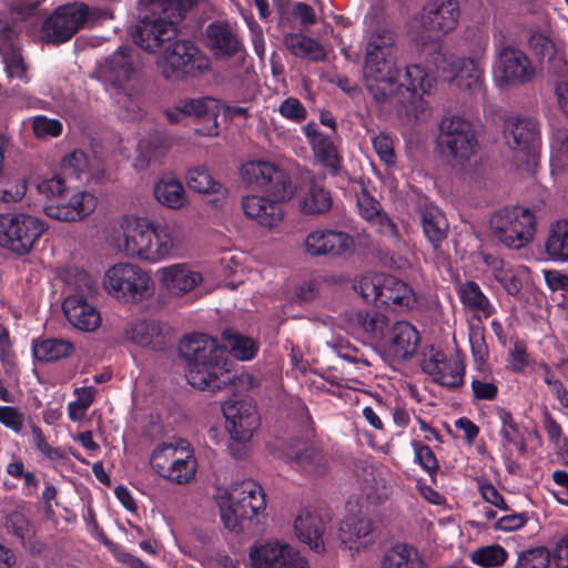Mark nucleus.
Returning <instances> with one entry per match:
<instances>
[{
  "mask_svg": "<svg viewBox=\"0 0 568 568\" xmlns=\"http://www.w3.org/2000/svg\"><path fill=\"white\" fill-rule=\"evenodd\" d=\"M419 342L420 336L415 326L408 322L398 321L392 326L387 353L394 359H409L416 354Z\"/></svg>",
  "mask_w": 568,
  "mask_h": 568,
  "instance_id": "obj_28",
  "label": "nucleus"
},
{
  "mask_svg": "<svg viewBox=\"0 0 568 568\" xmlns=\"http://www.w3.org/2000/svg\"><path fill=\"white\" fill-rule=\"evenodd\" d=\"M231 440L247 443L260 426L255 406L247 402H226L222 406Z\"/></svg>",
  "mask_w": 568,
  "mask_h": 568,
  "instance_id": "obj_20",
  "label": "nucleus"
},
{
  "mask_svg": "<svg viewBox=\"0 0 568 568\" xmlns=\"http://www.w3.org/2000/svg\"><path fill=\"white\" fill-rule=\"evenodd\" d=\"M302 131L315 160L327 168L332 174H337L341 169L342 156L337 152L333 135L322 132L313 121L305 124Z\"/></svg>",
  "mask_w": 568,
  "mask_h": 568,
  "instance_id": "obj_23",
  "label": "nucleus"
},
{
  "mask_svg": "<svg viewBox=\"0 0 568 568\" xmlns=\"http://www.w3.org/2000/svg\"><path fill=\"white\" fill-rule=\"evenodd\" d=\"M398 77L399 70L395 65L392 49L382 38H372L366 50L364 80L367 91L377 103L386 102L400 88H405L409 99L418 92L428 94L435 82L419 64L406 67L405 82L399 84Z\"/></svg>",
  "mask_w": 568,
  "mask_h": 568,
  "instance_id": "obj_2",
  "label": "nucleus"
},
{
  "mask_svg": "<svg viewBox=\"0 0 568 568\" xmlns=\"http://www.w3.org/2000/svg\"><path fill=\"white\" fill-rule=\"evenodd\" d=\"M545 251L551 261L568 262V217L550 224Z\"/></svg>",
  "mask_w": 568,
  "mask_h": 568,
  "instance_id": "obj_34",
  "label": "nucleus"
},
{
  "mask_svg": "<svg viewBox=\"0 0 568 568\" xmlns=\"http://www.w3.org/2000/svg\"><path fill=\"white\" fill-rule=\"evenodd\" d=\"M206 45L216 58L230 59L244 51V45L227 21L211 22L205 30Z\"/></svg>",
  "mask_w": 568,
  "mask_h": 568,
  "instance_id": "obj_24",
  "label": "nucleus"
},
{
  "mask_svg": "<svg viewBox=\"0 0 568 568\" xmlns=\"http://www.w3.org/2000/svg\"><path fill=\"white\" fill-rule=\"evenodd\" d=\"M374 151L379 156L381 161L386 165H394L396 155L394 152L393 140L385 133H379L372 139Z\"/></svg>",
  "mask_w": 568,
  "mask_h": 568,
  "instance_id": "obj_57",
  "label": "nucleus"
},
{
  "mask_svg": "<svg viewBox=\"0 0 568 568\" xmlns=\"http://www.w3.org/2000/svg\"><path fill=\"white\" fill-rule=\"evenodd\" d=\"M241 175L244 182L264 190L272 196V199L258 195L244 196L242 199L244 213L263 226H276L284 215L282 202L290 200L295 193L291 176L267 161L244 163Z\"/></svg>",
  "mask_w": 568,
  "mask_h": 568,
  "instance_id": "obj_3",
  "label": "nucleus"
},
{
  "mask_svg": "<svg viewBox=\"0 0 568 568\" xmlns=\"http://www.w3.org/2000/svg\"><path fill=\"white\" fill-rule=\"evenodd\" d=\"M221 519L231 531L240 532L263 514L266 508L265 494L252 479L234 484L227 496L219 503Z\"/></svg>",
  "mask_w": 568,
  "mask_h": 568,
  "instance_id": "obj_6",
  "label": "nucleus"
},
{
  "mask_svg": "<svg viewBox=\"0 0 568 568\" xmlns=\"http://www.w3.org/2000/svg\"><path fill=\"white\" fill-rule=\"evenodd\" d=\"M329 191L318 184H312L300 203L304 214H323L332 207Z\"/></svg>",
  "mask_w": 568,
  "mask_h": 568,
  "instance_id": "obj_42",
  "label": "nucleus"
},
{
  "mask_svg": "<svg viewBox=\"0 0 568 568\" xmlns=\"http://www.w3.org/2000/svg\"><path fill=\"white\" fill-rule=\"evenodd\" d=\"M412 446L414 449V462L434 479L439 470V463L434 450L428 445L417 440H413Z\"/></svg>",
  "mask_w": 568,
  "mask_h": 568,
  "instance_id": "obj_50",
  "label": "nucleus"
},
{
  "mask_svg": "<svg viewBox=\"0 0 568 568\" xmlns=\"http://www.w3.org/2000/svg\"><path fill=\"white\" fill-rule=\"evenodd\" d=\"M123 236L125 254L149 263L170 258L178 248L176 231L173 226L145 219L129 223Z\"/></svg>",
  "mask_w": 568,
  "mask_h": 568,
  "instance_id": "obj_4",
  "label": "nucleus"
},
{
  "mask_svg": "<svg viewBox=\"0 0 568 568\" xmlns=\"http://www.w3.org/2000/svg\"><path fill=\"white\" fill-rule=\"evenodd\" d=\"M536 226L535 213L521 206L500 209L490 217L493 234L510 250L527 246L535 237Z\"/></svg>",
  "mask_w": 568,
  "mask_h": 568,
  "instance_id": "obj_7",
  "label": "nucleus"
},
{
  "mask_svg": "<svg viewBox=\"0 0 568 568\" xmlns=\"http://www.w3.org/2000/svg\"><path fill=\"white\" fill-rule=\"evenodd\" d=\"M528 45L539 60L551 59L556 54L552 40L539 31H532L528 38Z\"/></svg>",
  "mask_w": 568,
  "mask_h": 568,
  "instance_id": "obj_54",
  "label": "nucleus"
},
{
  "mask_svg": "<svg viewBox=\"0 0 568 568\" xmlns=\"http://www.w3.org/2000/svg\"><path fill=\"white\" fill-rule=\"evenodd\" d=\"M294 529L300 541L312 550L317 554L325 551V523L321 516L304 511L295 519Z\"/></svg>",
  "mask_w": 568,
  "mask_h": 568,
  "instance_id": "obj_29",
  "label": "nucleus"
},
{
  "mask_svg": "<svg viewBox=\"0 0 568 568\" xmlns=\"http://www.w3.org/2000/svg\"><path fill=\"white\" fill-rule=\"evenodd\" d=\"M460 18L458 0H429L422 12V24L429 31L447 34L453 31Z\"/></svg>",
  "mask_w": 568,
  "mask_h": 568,
  "instance_id": "obj_22",
  "label": "nucleus"
},
{
  "mask_svg": "<svg viewBox=\"0 0 568 568\" xmlns=\"http://www.w3.org/2000/svg\"><path fill=\"white\" fill-rule=\"evenodd\" d=\"M186 184L190 190L200 194L224 195L226 190L216 181L209 169L196 166L187 170L185 175Z\"/></svg>",
  "mask_w": 568,
  "mask_h": 568,
  "instance_id": "obj_40",
  "label": "nucleus"
},
{
  "mask_svg": "<svg viewBox=\"0 0 568 568\" xmlns=\"http://www.w3.org/2000/svg\"><path fill=\"white\" fill-rule=\"evenodd\" d=\"M7 529L14 535L23 547L32 548L33 530L28 518L18 511L10 514L6 520Z\"/></svg>",
  "mask_w": 568,
  "mask_h": 568,
  "instance_id": "obj_49",
  "label": "nucleus"
},
{
  "mask_svg": "<svg viewBox=\"0 0 568 568\" xmlns=\"http://www.w3.org/2000/svg\"><path fill=\"white\" fill-rule=\"evenodd\" d=\"M128 335L133 343L143 347H150L154 351H158L162 349L164 346L161 327L154 322H136L131 325Z\"/></svg>",
  "mask_w": 568,
  "mask_h": 568,
  "instance_id": "obj_39",
  "label": "nucleus"
},
{
  "mask_svg": "<svg viewBox=\"0 0 568 568\" xmlns=\"http://www.w3.org/2000/svg\"><path fill=\"white\" fill-rule=\"evenodd\" d=\"M161 284L175 296L193 291L202 281L200 272L193 271L185 263L172 264L158 271Z\"/></svg>",
  "mask_w": 568,
  "mask_h": 568,
  "instance_id": "obj_27",
  "label": "nucleus"
},
{
  "mask_svg": "<svg viewBox=\"0 0 568 568\" xmlns=\"http://www.w3.org/2000/svg\"><path fill=\"white\" fill-rule=\"evenodd\" d=\"M178 36L174 21L161 17L145 16L140 19L132 32L134 42L148 52H156L165 42Z\"/></svg>",
  "mask_w": 568,
  "mask_h": 568,
  "instance_id": "obj_19",
  "label": "nucleus"
},
{
  "mask_svg": "<svg viewBox=\"0 0 568 568\" xmlns=\"http://www.w3.org/2000/svg\"><path fill=\"white\" fill-rule=\"evenodd\" d=\"M362 296L381 306H409L414 301L413 290L393 275L376 274L359 282Z\"/></svg>",
  "mask_w": 568,
  "mask_h": 568,
  "instance_id": "obj_13",
  "label": "nucleus"
},
{
  "mask_svg": "<svg viewBox=\"0 0 568 568\" xmlns=\"http://www.w3.org/2000/svg\"><path fill=\"white\" fill-rule=\"evenodd\" d=\"M47 230L38 217L28 214H0V246L23 256Z\"/></svg>",
  "mask_w": 568,
  "mask_h": 568,
  "instance_id": "obj_8",
  "label": "nucleus"
},
{
  "mask_svg": "<svg viewBox=\"0 0 568 568\" xmlns=\"http://www.w3.org/2000/svg\"><path fill=\"white\" fill-rule=\"evenodd\" d=\"M504 138L511 150L534 159L541 146L540 125L532 116L509 118L504 124Z\"/></svg>",
  "mask_w": 568,
  "mask_h": 568,
  "instance_id": "obj_16",
  "label": "nucleus"
},
{
  "mask_svg": "<svg viewBox=\"0 0 568 568\" xmlns=\"http://www.w3.org/2000/svg\"><path fill=\"white\" fill-rule=\"evenodd\" d=\"M354 240L347 233L333 230H317L305 239V250L310 255H343L348 253Z\"/></svg>",
  "mask_w": 568,
  "mask_h": 568,
  "instance_id": "obj_26",
  "label": "nucleus"
},
{
  "mask_svg": "<svg viewBox=\"0 0 568 568\" xmlns=\"http://www.w3.org/2000/svg\"><path fill=\"white\" fill-rule=\"evenodd\" d=\"M0 423L18 433L23 426V415L16 407L0 406Z\"/></svg>",
  "mask_w": 568,
  "mask_h": 568,
  "instance_id": "obj_62",
  "label": "nucleus"
},
{
  "mask_svg": "<svg viewBox=\"0 0 568 568\" xmlns=\"http://www.w3.org/2000/svg\"><path fill=\"white\" fill-rule=\"evenodd\" d=\"M285 462L294 470L312 476H324L328 470V457L313 442L295 440L285 452Z\"/></svg>",
  "mask_w": 568,
  "mask_h": 568,
  "instance_id": "obj_18",
  "label": "nucleus"
},
{
  "mask_svg": "<svg viewBox=\"0 0 568 568\" xmlns=\"http://www.w3.org/2000/svg\"><path fill=\"white\" fill-rule=\"evenodd\" d=\"M357 206L359 214L365 220H372L379 215L381 204L364 186L361 193L357 194Z\"/></svg>",
  "mask_w": 568,
  "mask_h": 568,
  "instance_id": "obj_59",
  "label": "nucleus"
},
{
  "mask_svg": "<svg viewBox=\"0 0 568 568\" xmlns=\"http://www.w3.org/2000/svg\"><path fill=\"white\" fill-rule=\"evenodd\" d=\"M285 49L294 57L308 61H324L326 52L323 45L301 32H288L283 37Z\"/></svg>",
  "mask_w": 568,
  "mask_h": 568,
  "instance_id": "obj_32",
  "label": "nucleus"
},
{
  "mask_svg": "<svg viewBox=\"0 0 568 568\" xmlns=\"http://www.w3.org/2000/svg\"><path fill=\"white\" fill-rule=\"evenodd\" d=\"M89 160L81 150H74L67 154L61 163V172L55 175L61 176L67 182L68 179H81V175L88 171Z\"/></svg>",
  "mask_w": 568,
  "mask_h": 568,
  "instance_id": "obj_46",
  "label": "nucleus"
},
{
  "mask_svg": "<svg viewBox=\"0 0 568 568\" xmlns=\"http://www.w3.org/2000/svg\"><path fill=\"white\" fill-rule=\"evenodd\" d=\"M550 552L545 547H536L521 552L514 568H548Z\"/></svg>",
  "mask_w": 568,
  "mask_h": 568,
  "instance_id": "obj_52",
  "label": "nucleus"
},
{
  "mask_svg": "<svg viewBox=\"0 0 568 568\" xmlns=\"http://www.w3.org/2000/svg\"><path fill=\"white\" fill-rule=\"evenodd\" d=\"M73 352V344L65 339L43 338L32 341V354L34 359L39 362H55L70 356Z\"/></svg>",
  "mask_w": 568,
  "mask_h": 568,
  "instance_id": "obj_35",
  "label": "nucleus"
},
{
  "mask_svg": "<svg viewBox=\"0 0 568 568\" xmlns=\"http://www.w3.org/2000/svg\"><path fill=\"white\" fill-rule=\"evenodd\" d=\"M223 345L203 333L184 336L179 344V355L187 364L186 379L197 389L217 393L234 383L236 374L229 355L240 361H251L258 352V344L231 328L222 333Z\"/></svg>",
  "mask_w": 568,
  "mask_h": 568,
  "instance_id": "obj_1",
  "label": "nucleus"
},
{
  "mask_svg": "<svg viewBox=\"0 0 568 568\" xmlns=\"http://www.w3.org/2000/svg\"><path fill=\"white\" fill-rule=\"evenodd\" d=\"M495 74L504 84L523 85L535 78L536 70L524 51L514 45H504L498 53Z\"/></svg>",
  "mask_w": 568,
  "mask_h": 568,
  "instance_id": "obj_15",
  "label": "nucleus"
},
{
  "mask_svg": "<svg viewBox=\"0 0 568 568\" xmlns=\"http://www.w3.org/2000/svg\"><path fill=\"white\" fill-rule=\"evenodd\" d=\"M78 276L83 285L80 292L68 294L62 303V310L68 322L73 327L82 332H92L101 324L100 313L85 298V294L93 292L94 284L85 272L80 273Z\"/></svg>",
  "mask_w": 568,
  "mask_h": 568,
  "instance_id": "obj_14",
  "label": "nucleus"
},
{
  "mask_svg": "<svg viewBox=\"0 0 568 568\" xmlns=\"http://www.w3.org/2000/svg\"><path fill=\"white\" fill-rule=\"evenodd\" d=\"M341 542L349 550H359L374 544V523L362 511L348 514L339 525Z\"/></svg>",
  "mask_w": 568,
  "mask_h": 568,
  "instance_id": "obj_25",
  "label": "nucleus"
},
{
  "mask_svg": "<svg viewBox=\"0 0 568 568\" xmlns=\"http://www.w3.org/2000/svg\"><path fill=\"white\" fill-rule=\"evenodd\" d=\"M37 190L44 196V214L58 221L84 220L98 205V199L92 193L67 185L64 179L58 175L39 181Z\"/></svg>",
  "mask_w": 568,
  "mask_h": 568,
  "instance_id": "obj_5",
  "label": "nucleus"
},
{
  "mask_svg": "<svg viewBox=\"0 0 568 568\" xmlns=\"http://www.w3.org/2000/svg\"><path fill=\"white\" fill-rule=\"evenodd\" d=\"M495 415L500 422L499 436L504 446L513 445L519 453L526 452V440L513 413L503 406H495Z\"/></svg>",
  "mask_w": 568,
  "mask_h": 568,
  "instance_id": "obj_36",
  "label": "nucleus"
},
{
  "mask_svg": "<svg viewBox=\"0 0 568 568\" xmlns=\"http://www.w3.org/2000/svg\"><path fill=\"white\" fill-rule=\"evenodd\" d=\"M33 132L38 138H57L62 133V123L57 119H49L44 115L37 116L33 121Z\"/></svg>",
  "mask_w": 568,
  "mask_h": 568,
  "instance_id": "obj_58",
  "label": "nucleus"
},
{
  "mask_svg": "<svg viewBox=\"0 0 568 568\" xmlns=\"http://www.w3.org/2000/svg\"><path fill=\"white\" fill-rule=\"evenodd\" d=\"M382 568H423V562L410 549L400 546L385 554Z\"/></svg>",
  "mask_w": 568,
  "mask_h": 568,
  "instance_id": "obj_47",
  "label": "nucleus"
},
{
  "mask_svg": "<svg viewBox=\"0 0 568 568\" xmlns=\"http://www.w3.org/2000/svg\"><path fill=\"white\" fill-rule=\"evenodd\" d=\"M31 435L33 447L49 460L58 462L67 458L65 450L62 447H52L48 444L42 429L38 425H31Z\"/></svg>",
  "mask_w": 568,
  "mask_h": 568,
  "instance_id": "obj_51",
  "label": "nucleus"
},
{
  "mask_svg": "<svg viewBox=\"0 0 568 568\" xmlns=\"http://www.w3.org/2000/svg\"><path fill=\"white\" fill-rule=\"evenodd\" d=\"M278 113L294 123H302L308 114L303 103L294 97H288L281 102Z\"/></svg>",
  "mask_w": 568,
  "mask_h": 568,
  "instance_id": "obj_56",
  "label": "nucleus"
},
{
  "mask_svg": "<svg viewBox=\"0 0 568 568\" xmlns=\"http://www.w3.org/2000/svg\"><path fill=\"white\" fill-rule=\"evenodd\" d=\"M470 387L476 400H494L498 396V386L491 382L473 378Z\"/></svg>",
  "mask_w": 568,
  "mask_h": 568,
  "instance_id": "obj_61",
  "label": "nucleus"
},
{
  "mask_svg": "<svg viewBox=\"0 0 568 568\" xmlns=\"http://www.w3.org/2000/svg\"><path fill=\"white\" fill-rule=\"evenodd\" d=\"M420 223L428 242L434 248L439 247L448 231V222L444 213L438 207H426L422 212Z\"/></svg>",
  "mask_w": 568,
  "mask_h": 568,
  "instance_id": "obj_37",
  "label": "nucleus"
},
{
  "mask_svg": "<svg viewBox=\"0 0 568 568\" xmlns=\"http://www.w3.org/2000/svg\"><path fill=\"white\" fill-rule=\"evenodd\" d=\"M548 60V73L556 78L555 83L568 82V62L555 55Z\"/></svg>",
  "mask_w": 568,
  "mask_h": 568,
  "instance_id": "obj_63",
  "label": "nucleus"
},
{
  "mask_svg": "<svg viewBox=\"0 0 568 568\" xmlns=\"http://www.w3.org/2000/svg\"><path fill=\"white\" fill-rule=\"evenodd\" d=\"M78 399L68 404V416L72 422H78L82 418L85 410L94 402V389L92 387H82L75 389Z\"/></svg>",
  "mask_w": 568,
  "mask_h": 568,
  "instance_id": "obj_53",
  "label": "nucleus"
},
{
  "mask_svg": "<svg viewBox=\"0 0 568 568\" xmlns=\"http://www.w3.org/2000/svg\"><path fill=\"white\" fill-rule=\"evenodd\" d=\"M179 111L182 112L186 116H195V118H207L212 120V125L207 128L205 132H201L205 135H217V121L216 114L211 113L207 109V104L203 99H185L178 102Z\"/></svg>",
  "mask_w": 568,
  "mask_h": 568,
  "instance_id": "obj_44",
  "label": "nucleus"
},
{
  "mask_svg": "<svg viewBox=\"0 0 568 568\" xmlns=\"http://www.w3.org/2000/svg\"><path fill=\"white\" fill-rule=\"evenodd\" d=\"M528 521L526 513H511L501 516L494 525L495 530L514 531L523 528Z\"/></svg>",
  "mask_w": 568,
  "mask_h": 568,
  "instance_id": "obj_60",
  "label": "nucleus"
},
{
  "mask_svg": "<svg viewBox=\"0 0 568 568\" xmlns=\"http://www.w3.org/2000/svg\"><path fill=\"white\" fill-rule=\"evenodd\" d=\"M159 459L160 457L155 456V471L163 478L176 484H186L195 476L197 464L192 452H186L185 456L176 455L170 462V466L161 465Z\"/></svg>",
  "mask_w": 568,
  "mask_h": 568,
  "instance_id": "obj_31",
  "label": "nucleus"
},
{
  "mask_svg": "<svg viewBox=\"0 0 568 568\" xmlns=\"http://www.w3.org/2000/svg\"><path fill=\"white\" fill-rule=\"evenodd\" d=\"M253 568H305L298 554L290 546L268 541L253 547L248 554Z\"/></svg>",
  "mask_w": 568,
  "mask_h": 568,
  "instance_id": "obj_21",
  "label": "nucleus"
},
{
  "mask_svg": "<svg viewBox=\"0 0 568 568\" xmlns=\"http://www.w3.org/2000/svg\"><path fill=\"white\" fill-rule=\"evenodd\" d=\"M507 558L508 552L500 545L484 546L476 549L470 555V559L474 564L485 568L503 566Z\"/></svg>",
  "mask_w": 568,
  "mask_h": 568,
  "instance_id": "obj_45",
  "label": "nucleus"
},
{
  "mask_svg": "<svg viewBox=\"0 0 568 568\" xmlns=\"http://www.w3.org/2000/svg\"><path fill=\"white\" fill-rule=\"evenodd\" d=\"M90 16V7L82 1L59 6L42 22L41 40L44 43H64L84 27Z\"/></svg>",
  "mask_w": 568,
  "mask_h": 568,
  "instance_id": "obj_9",
  "label": "nucleus"
},
{
  "mask_svg": "<svg viewBox=\"0 0 568 568\" xmlns=\"http://www.w3.org/2000/svg\"><path fill=\"white\" fill-rule=\"evenodd\" d=\"M209 59L190 40H176L169 44L163 54L162 73L166 79H182L207 71Z\"/></svg>",
  "mask_w": 568,
  "mask_h": 568,
  "instance_id": "obj_10",
  "label": "nucleus"
},
{
  "mask_svg": "<svg viewBox=\"0 0 568 568\" xmlns=\"http://www.w3.org/2000/svg\"><path fill=\"white\" fill-rule=\"evenodd\" d=\"M468 338L474 362L477 364L478 369H483L489 356V349L485 339V327L480 323L470 325Z\"/></svg>",
  "mask_w": 568,
  "mask_h": 568,
  "instance_id": "obj_48",
  "label": "nucleus"
},
{
  "mask_svg": "<svg viewBox=\"0 0 568 568\" xmlns=\"http://www.w3.org/2000/svg\"><path fill=\"white\" fill-rule=\"evenodd\" d=\"M477 145L476 131L470 121L460 116H445L439 123L437 146L444 156L468 160Z\"/></svg>",
  "mask_w": 568,
  "mask_h": 568,
  "instance_id": "obj_12",
  "label": "nucleus"
},
{
  "mask_svg": "<svg viewBox=\"0 0 568 568\" xmlns=\"http://www.w3.org/2000/svg\"><path fill=\"white\" fill-rule=\"evenodd\" d=\"M110 293L123 302H139L150 295L151 277L139 265L118 263L105 273Z\"/></svg>",
  "mask_w": 568,
  "mask_h": 568,
  "instance_id": "obj_11",
  "label": "nucleus"
},
{
  "mask_svg": "<svg viewBox=\"0 0 568 568\" xmlns=\"http://www.w3.org/2000/svg\"><path fill=\"white\" fill-rule=\"evenodd\" d=\"M455 291L465 308L478 312L485 318L490 317L495 313V307L477 282L471 280L460 282L455 285Z\"/></svg>",
  "mask_w": 568,
  "mask_h": 568,
  "instance_id": "obj_33",
  "label": "nucleus"
},
{
  "mask_svg": "<svg viewBox=\"0 0 568 568\" xmlns=\"http://www.w3.org/2000/svg\"><path fill=\"white\" fill-rule=\"evenodd\" d=\"M554 561L557 568H568V532L557 542Z\"/></svg>",
  "mask_w": 568,
  "mask_h": 568,
  "instance_id": "obj_64",
  "label": "nucleus"
},
{
  "mask_svg": "<svg viewBox=\"0 0 568 568\" xmlns=\"http://www.w3.org/2000/svg\"><path fill=\"white\" fill-rule=\"evenodd\" d=\"M101 71L113 87L122 88L134 73L132 49L120 47L105 60Z\"/></svg>",
  "mask_w": 568,
  "mask_h": 568,
  "instance_id": "obj_30",
  "label": "nucleus"
},
{
  "mask_svg": "<svg viewBox=\"0 0 568 568\" xmlns=\"http://www.w3.org/2000/svg\"><path fill=\"white\" fill-rule=\"evenodd\" d=\"M357 318L363 328L374 336L383 335L388 326L387 317L376 311L359 312Z\"/></svg>",
  "mask_w": 568,
  "mask_h": 568,
  "instance_id": "obj_55",
  "label": "nucleus"
},
{
  "mask_svg": "<svg viewBox=\"0 0 568 568\" xmlns=\"http://www.w3.org/2000/svg\"><path fill=\"white\" fill-rule=\"evenodd\" d=\"M484 262L491 270L494 278L509 295L519 294L523 287L521 280L509 263L490 254L484 257Z\"/></svg>",
  "mask_w": 568,
  "mask_h": 568,
  "instance_id": "obj_38",
  "label": "nucleus"
},
{
  "mask_svg": "<svg viewBox=\"0 0 568 568\" xmlns=\"http://www.w3.org/2000/svg\"><path fill=\"white\" fill-rule=\"evenodd\" d=\"M154 196L162 205L178 210L185 203L183 184L175 179H162L154 186Z\"/></svg>",
  "mask_w": 568,
  "mask_h": 568,
  "instance_id": "obj_41",
  "label": "nucleus"
},
{
  "mask_svg": "<svg viewBox=\"0 0 568 568\" xmlns=\"http://www.w3.org/2000/svg\"><path fill=\"white\" fill-rule=\"evenodd\" d=\"M422 369L436 384L450 390H455L464 384V361L457 356L448 357L440 349L430 348L429 356L423 359Z\"/></svg>",
  "mask_w": 568,
  "mask_h": 568,
  "instance_id": "obj_17",
  "label": "nucleus"
},
{
  "mask_svg": "<svg viewBox=\"0 0 568 568\" xmlns=\"http://www.w3.org/2000/svg\"><path fill=\"white\" fill-rule=\"evenodd\" d=\"M0 53L6 64L7 75L28 82L27 65L23 62L21 53L13 48L12 43L0 39Z\"/></svg>",
  "mask_w": 568,
  "mask_h": 568,
  "instance_id": "obj_43",
  "label": "nucleus"
}]
</instances>
